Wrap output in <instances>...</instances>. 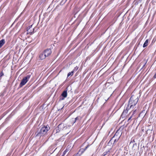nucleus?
Instances as JSON below:
<instances>
[{"label":"nucleus","instance_id":"f3484780","mask_svg":"<svg viewBox=\"0 0 156 156\" xmlns=\"http://www.w3.org/2000/svg\"><path fill=\"white\" fill-rule=\"evenodd\" d=\"M154 78H156V73L154 75Z\"/></svg>","mask_w":156,"mask_h":156},{"label":"nucleus","instance_id":"7ed1b4c3","mask_svg":"<svg viewBox=\"0 0 156 156\" xmlns=\"http://www.w3.org/2000/svg\"><path fill=\"white\" fill-rule=\"evenodd\" d=\"M49 129L48 126L42 127L40 132L37 134V136H42L45 135Z\"/></svg>","mask_w":156,"mask_h":156},{"label":"nucleus","instance_id":"1a4fd4ad","mask_svg":"<svg viewBox=\"0 0 156 156\" xmlns=\"http://www.w3.org/2000/svg\"><path fill=\"white\" fill-rule=\"evenodd\" d=\"M32 25H31V27L27 30V32L29 33H32L34 32V28H32Z\"/></svg>","mask_w":156,"mask_h":156},{"label":"nucleus","instance_id":"6e6552de","mask_svg":"<svg viewBox=\"0 0 156 156\" xmlns=\"http://www.w3.org/2000/svg\"><path fill=\"white\" fill-rule=\"evenodd\" d=\"M46 57L45 55L44 52L41 53L39 55V58L41 60H42L46 58Z\"/></svg>","mask_w":156,"mask_h":156},{"label":"nucleus","instance_id":"f8f14e48","mask_svg":"<svg viewBox=\"0 0 156 156\" xmlns=\"http://www.w3.org/2000/svg\"><path fill=\"white\" fill-rule=\"evenodd\" d=\"M148 39L146 40L143 44V47L144 48L146 47L148 45Z\"/></svg>","mask_w":156,"mask_h":156},{"label":"nucleus","instance_id":"f257e3e1","mask_svg":"<svg viewBox=\"0 0 156 156\" xmlns=\"http://www.w3.org/2000/svg\"><path fill=\"white\" fill-rule=\"evenodd\" d=\"M138 101V96L136 95H132L129 101V104L126 107V109H132L137 103Z\"/></svg>","mask_w":156,"mask_h":156},{"label":"nucleus","instance_id":"4468645a","mask_svg":"<svg viewBox=\"0 0 156 156\" xmlns=\"http://www.w3.org/2000/svg\"><path fill=\"white\" fill-rule=\"evenodd\" d=\"M74 72V70H73L71 72H70L69 73H68V74L67 75V76L69 77L70 75H71V76H73V74Z\"/></svg>","mask_w":156,"mask_h":156},{"label":"nucleus","instance_id":"9d476101","mask_svg":"<svg viewBox=\"0 0 156 156\" xmlns=\"http://www.w3.org/2000/svg\"><path fill=\"white\" fill-rule=\"evenodd\" d=\"M62 95L64 98H66L67 96V91L65 90L64 91L62 94Z\"/></svg>","mask_w":156,"mask_h":156},{"label":"nucleus","instance_id":"dca6fc26","mask_svg":"<svg viewBox=\"0 0 156 156\" xmlns=\"http://www.w3.org/2000/svg\"><path fill=\"white\" fill-rule=\"evenodd\" d=\"M78 119V117H76V118H75V121L73 123H74Z\"/></svg>","mask_w":156,"mask_h":156},{"label":"nucleus","instance_id":"2eb2a0df","mask_svg":"<svg viewBox=\"0 0 156 156\" xmlns=\"http://www.w3.org/2000/svg\"><path fill=\"white\" fill-rule=\"evenodd\" d=\"M4 75V74L2 72L0 74V77L2 76L3 75Z\"/></svg>","mask_w":156,"mask_h":156},{"label":"nucleus","instance_id":"6ab92c4d","mask_svg":"<svg viewBox=\"0 0 156 156\" xmlns=\"http://www.w3.org/2000/svg\"><path fill=\"white\" fill-rule=\"evenodd\" d=\"M63 1H67V0H63Z\"/></svg>","mask_w":156,"mask_h":156},{"label":"nucleus","instance_id":"39448f33","mask_svg":"<svg viewBox=\"0 0 156 156\" xmlns=\"http://www.w3.org/2000/svg\"><path fill=\"white\" fill-rule=\"evenodd\" d=\"M43 52L46 57H48L50 56L52 53L51 50L50 49H47Z\"/></svg>","mask_w":156,"mask_h":156},{"label":"nucleus","instance_id":"9b49d317","mask_svg":"<svg viewBox=\"0 0 156 156\" xmlns=\"http://www.w3.org/2000/svg\"><path fill=\"white\" fill-rule=\"evenodd\" d=\"M5 42V40L2 39L0 41V48H1L4 44Z\"/></svg>","mask_w":156,"mask_h":156},{"label":"nucleus","instance_id":"f03ea898","mask_svg":"<svg viewBox=\"0 0 156 156\" xmlns=\"http://www.w3.org/2000/svg\"><path fill=\"white\" fill-rule=\"evenodd\" d=\"M56 130L57 132L62 131L63 133H66L67 134L70 131V126L69 125H66V124H61L58 126Z\"/></svg>","mask_w":156,"mask_h":156},{"label":"nucleus","instance_id":"423d86ee","mask_svg":"<svg viewBox=\"0 0 156 156\" xmlns=\"http://www.w3.org/2000/svg\"><path fill=\"white\" fill-rule=\"evenodd\" d=\"M114 136L113 137L108 143V145L110 146L112 143H113V144H114L115 142L118 141V139H114Z\"/></svg>","mask_w":156,"mask_h":156},{"label":"nucleus","instance_id":"0eeeda50","mask_svg":"<svg viewBox=\"0 0 156 156\" xmlns=\"http://www.w3.org/2000/svg\"><path fill=\"white\" fill-rule=\"evenodd\" d=\"M129 110H127L126 109H126H124L121 115V119H124V118L126 116L127 113L128 112V111Z\"/></svg>","mask_w":156,"mask_h":156},{"label":"nucleus","instance_id":"ddd939ff","mask_svg":"<svg viewBox=\"0 0 156 156\" xmlns=\"http://www.w3.org/2000/svg\"><path fill=\"white\" fill-rule=\"evenodd\" d=\"M136 110H135L134 111H133V113H132V115L128 118V122H129V121L131 119L132 117L133 116L135 112L136 111Z\"/></svg>","mask_w":156,"mask_h":156},{"label":"nucleus","instance_id":"20e7f679","mask_svg":"<svg viewBox=\"0 0 156 156\" xmlns=\"http://www.w3.org/2000/svg\"><path fill=\"white\" fill-rule=\"evenodd\" d=\"M30 78V75H27L26 76L24 77L22 80L20 86V87H22L27 83Z\"/></svg>","mask_w":156,"mask_h":156},{"label":"nucleus","instance_id":"a211bd4d","mask_svg":"<svg viewBox=\"0 0 156 156\" xmlns=\"http://www.w3.org/2000/svg\"><path fill=\"white\" fill-rule=\"evenodd\" d=\"M78 69V67H76L75 68V69H76V70H77Z\"/></svg>","mask_w":156,"mask_h":156}]
</instances>
